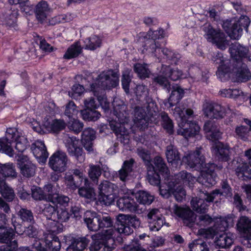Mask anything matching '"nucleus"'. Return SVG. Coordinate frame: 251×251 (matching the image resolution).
<instances>
[{
  "mask_svg": "<svg viewBox=\"0 0 251 251\" xmlns=\"http://www.w3.org/2000/svg\"><path fill=\"white\" fill-rule=\"evenodd\" d=\"M236 174L243 180L251 178V168L246 163H243L236 168Z\"/></svg>",
  "mask_w": 251,
  "mask_h": 251,
  "instance_id": "37998d69",
  "label": "nucleus"
},
{
  "mask_svg": "<svg viewBox=\"0 0 251 251\" xmlns=\"http://www.w3.org/2000/svg\"><path fill=\"white\" fill-rule=\"evenodd\" d=\"M171 212L173 216L181 219L187 226H191L196 220L195 214L188 207L174 204L171 209Z\"/></svg>",
  "mask_w": 251,
  "mask_h": 251,
  "instance_id": "dca6fc26",
  "label": "nucleus"
},
{
  "mask_svg": "<svg viewBox=\"0 0 251 251\" xmlns=\"http://www.w3.org/2000/svg\"><path fill=\"white\" fill-rule=\"evenodd\" d=\"M166 156L168 162L171 164L175 165L176 167L180 162V156L177 148L171 144L166 147Z\"/></svg>",
  "mask_w": 251,
  "mask_h": 251,
  "instance_id": "bb28decb",
  "label": "nucleus"
},
{
  "mask_svg": "<svg viewBox=\"0 0 251 251\" xmlns=\"http://www.w3.org/2000/svg\"><path fill=\"white\" fill-rule=\"evenodd\" d=\"M162 119V125L164 129L169 134H172L174 131V125L172 121L170 119L167 114L166 113H162L161 114Z\"/></svg>",
  "mask_w": 251,
  "mask_h": 251,
  "instance_id": "052dcab7",
  "label": "nucleus"
},
{
  "mask_svg": "<svg viewBox=\"0 0 251 251\" xmlns=\"http://www.w3.org/2000/svg\"><path fill=\"white\" fill-rule=\"evenodd\" d=\"M190 251H209L206 243L201 239L194 240L189 244Z\"/></svg>",
  "mask_w": 251,
  "mask_h": 251,
  "instance_id": "3c124183",
  "label": "nucleus"
},
{
  "mask_svg": "<svg viewBox=\"0 0 251 251\" xmlns=\"http://www.w3.org/2000/svg\"><path fill=\"white\" fill-rule=\"evenodd\" d=\"M78 110L73 101H69L66 106V109L64 114L70 119H72L74 116L77 115Z\"/></svg>",
  "mask_w": 251,
  "mask_h": 251,
  "instance_id": "69168bd1",
  "label": "nucleus"
},
{
  "mask_svg": "<svg viewBox=\"0 0 251 251\" xmlns=\"http://www.w3.org/2000/svg\"><path fill=\"white\" fill-rule=\"evenodd\" d=\"M137 201L140 204L150 205L154 200V197L145 191H139L135 194Z\"/></svg>",
  "mask_w": 251,
  "mask_h": 251,
  "instance_id": "a19ab883",
  "label": "nucleus"
},
{
  "mask_svg": "<svg viewBox=\"0 0 251 251\" xmlns=\"http://www.w3.org/2000/svg\"><path fill=\"white\" fill-rule=\"evenodd\" d=\"M140 225V221L136 216L120 214L117 217V227L114 229L116 230V234L119 233L129 235L133 232L132 227L136 228Z\"/></svg>",
  "mask_w": 251,
  "mask_h": 251,
  "instance_id": "1a4fd4ad",
  "label": "nucleus"
},
{
  "mask_svg": "<svg viewBox=\"0 0 251 251\" xmlns=\"http://www.w3.org/2000/svg\"><path fill=\"white\" fill-rule=\"evenodd\" d=\"M89 167L88 176L94 183H97L101 174V169L100 166L94 164H90Z\"/></svg>",
  "mask_w": 251,
  "mask_h": 251,
  "instance_id": "49530a36",
  "label": "nucleus"
},
{
  "mask_svg": "<svg viewBox=\"0 0 251 251\" xmlns=\"http://www.w3.org/2000/svg\"><path fill=\"white\" fill-rule=\"evenodd\" d=\"M74 18V15L70 13L58 15L50 19L49 25H54L61 23L69 22L73 20Z\"/></svg>",
  "mask_w": 251,
  "mask_h": 251,
  "instance_id": "a18cd8bd",
  "label": "nucleus"
},
{
  "mask_svg": "<svg viewBox=\"0 0 251 251\" xmlns=\"http://www.w3.org/2000/svg\"><path fill=\"white\" fill-rule=\"evenodd\" d=\"M134 70L140 77L144 78L148 77L150 73L146 65L140 63H137L134 65Z\"/></svg>",
  "mask_w": 251,
  "mask_h": 251,
  "instance_id": "e2e57ef3",
  "label": "nucleus"
},
{
  "mask_svg": "<svg viewBox=\"0 0 251 251\" xmlns=\"http://www.w3.org/2000/svg\"><path fill=\"white\" fill-rule=\"evenodd\" d=\"M84 221L91 231H97L100 229L98 214L95 212L87 211L84 215Z\"/></svg>",
  "mask_w": 251,
  "mask_h": 251,
  "instance_id": "5701e85b",
  "label": "nucleus"
},
{
  "mask_svg": "<svg viewBox=\"0 0 251 251\" xmlns=\"http://www.w3.org/2000/svg\"><path fill=\"white\" fill-rule=\"evenodd\" d=\"M99 219L100 228H108L112 227L113 225V221L111 217L107 214L99 215L98 214Z\"/></svg>",
  "mask_w": 251,
  "mask_h": 251,
  "instance_id": "bf43d9fd",
  "label": "nucleus"
},
{
  "mask_svg": "<svg viewBox=\"0 0 251 251\" xmlns=\"http://www.w3.org/2000/svg\"><path fill=\"white\" fill-rule=\"evenodd\" d=\"M44 236L46 245L51 251H60L61 246L57 236L50 233H45Z\"/></svg>",
  "mask_w": 251,
  "mask_h": 251,
  "instance_id": "7c9ffc66",
  "label": "nucleus"
},
{
  "mask_svg": "<svg viewBox=\"0 0 251 251\" xmlns=\"http://www.w3.org/2000/svg\"><path fill=\"white\" fill-rule=\"evenodd\" d=\"M113 105V113L116 116V119L109 122L110 127L121 143L124 144H128L131 124L129 123L130 119L127 106L120 100H114Z\"/></svg>",
  "mask_w": 251,
  "mask_h": 251,
  "instance_id": "f03ea898",
  "label": "nucleus"
},
{
  "mask_svg": "<svg viewBox=\"0 0 251 251\" xmlns=\"http://www.w3.org/2000/svg\"><path fill=\"white\" fill-rule=\"evenodd\" d=\"M117 197L116 194H99V200L102 204L109 206L114 203Z\"/></svg>",
  "mask_w": 251,
  "mask_h": 251,
  "instance_id": "0e129e2a",
  "label": "nucleus"
},
{
  "mask_svg": "<svg viewBox=\"0 0 251 251\" xmlns=\"http://www.w3.org/2000/svg\"><path fill=\"white\" fill-rule=\"evenodd\" d=\"M99 194H116L117 185L107 180L102 181L98 187Z\"/></svg>",
  "mask_w": 251,
  "mask_h": 251,
  "instance_id": "c9c22d12",
  "label": "nucleus"
},
{
  "mask_svg": "<svg viewBox=\"0 0 251 251\" xmlns=\"http://www.w3.org/2000/svg\"><path fill=\"white\" fill-rule=\"evenodd\" d=\"M201 148H197L194 152H189L182 158V162L190 168L201 170L197 181L206 187L216 183V175L214 171L217 167L214 163L205 164L204 157L201 154Z\"/></svg>",
  "mask_w": 251,
  "mask_h": 251,
  "instance_id": "f257e3e1",
  "label": "nucleus"
},
{
  "mask_svg": "<svg viewBox=\"0 0 251 251\" xmlns=\"http://www.w3.org/2000/svg\"><path fill=\"white\" fill-rule=\"evenodd\" d=\"M65 184L70 189L75 190L81 185L83 179L87 181L84 178L82 171L78 169H75L66 173L64 176Z\"/></svg>",
  "mask_w": 251,
  "mask_h": 251,
  "instance_id": "4468645a",
  "label": "nucleus"
},
{
  "mask_svg": "<svg viewBox=\"0 0 251 251\" xmlns=\"http://www.w3.org/2000/svg\"><path fill=\"white\" fill-rule=\"evenodd\" d=\"M218 158L222 161H227L230 159L229 147L222 142H218L212 147Z\"/></svg>",
  "mask_w": 251,
  "mask_h": 251,
  "instance_id": "a878e982",
  "label": "nucleus"
},
{
  "mask_svg": "<svg viewBox=\"0 0 251 251\" xmlns=\"http://www.w3.org/2000/svg\"><path fill=\"white\" fill-rule=\"evenodd\" d=\"M232 58L234 59L236 64L234 69H230V77L232 76L234 81L245 82L248 81L251 77V74L246 63L251 61L248 48L239 44L231 46L229 49Z\"/></svg>",
  "mask_w": 251,
  "mask_h": 251,
  "instance_id": "7ed1b4c3",
  "label": "nucleus"
},
{
  "mask_svg": "<svg viewBox=\"0 0 251 251\" xmlns=\"http://www.w3.org/2000/svg\"><path fill=\"white\" fill-rule=\"evenodd\" d=\"M153 166L151 164L150 165L154 171H158L164 177V182H166L168 178H172V176H169V170L167 166L164 159L159 156H155L153 159ZM149 166V167H150Z\"/></svg>",
  "mask_w": 251,
  "mask_h": 251,
  "instance_id": "4be33fe9",
  "label": "nucleus"
},
{
  "mask_svg": "<svg viewBox=\"0 0 251 251\" xmlns=\"http://www.w3.org/2000/svg\"><path fill=\"white\" fill-rule=\"evenodd\" d=\"M0 174L4 177L15 178L17 176L15 166L12 163H0Z\"/></svg>",
  "mask_w": 251,
  "mask_h": 251,
  "instance_id": "4c0bfd02",
  "label": "nucleus"
},
{
  "mask_svg": "<svg viewBox=\"0 0 251 251\" xmlns=\"http://www.w3.org/2000/svg\"><path fill=\"white\" fill-rule=\"evenodd\" d=\"M78 194L80 196L90 200H95L96 193L93 188L82 187L78 189Z\"/></svg>",
  "mask_w": 251,
  "mask_h": 251,
  "instance_id": "4d7b16f0",
  "label": "nucleus"
},
{
  "mask_svg": "<svg viewBox=\"0 0 251 251\" xmlns=\"http://www.w3.org/2000/svg\"><path fill=\"white\" fill-rule=\"evenodd\" d=\"M133 164V159L124 162L122 168L119 171V176L121 180L124 182L126 181L129 173L132 171Z\"/></svg>",
  "mask_w": 251,
  "mask_h": 251,
  "instance_id": "c03bdc74",
  "label": "nucleus"
},
{
  "mask_svg": "<svg viewBox=\"0 0 251 251\" xmlns=\"http://www.w3.org/2000/svg\"><path fill=\"white\" fill-rule=\"evenodd\" d=\"M52 10L46 1H40L35 6L34 12L37 20L43 23L51 13Z\"/></svg>",
  "mask_w": 251,
  "mask_h": 251,
  "instance_id": "aec40b11",
  "label": "nucleus"
},
{
  "mask_svg": "<svg viewBox=\"0 0 251 251\" xmlns=\"http://www.w3.org/2000/svg\"><path fill=\"white\" fill-rule=\"evenodd\" d=\"M174 115L178 126V128L177 129L178 135H181L185 138H188L199 134L201 129L200 126L195 122L188 121L187 120L182 108L175 107Z\"/></svg>",
  "mask_w": 251,
  "mask_h": 251,
  "instance_id": "39448f33",
  "label": "nucleus"
},
{
  "mask_svg": "<svg viewBox=\"0 0 251 251\" xmlns=\"http://www.w3.org/2000/svg\"><path fill=\"white\" fill-rule=\"evenodd\" d=\"M146 50L147 53L154 57L159 58L160 56L161 45L158 41L153 40H147L144 46V51Z\"/></svg>",
  "mask_w": 251,
  "mask_h": 251,
  "instance_id": "c85d7f7f",
  "label": "nucleus"
},
{
  "mask_svg": "<svg viewBox=\"0 0 251 251\" xmlns=\"http://www.w3.org/2000/svg\"><path fill=\"white\" fill-rule=\"evenodd\" d=\"M82 115L84 120L94 122L97 121L101 116L100 113L95 109H87L82 111Z\"/></svg>",
  "mask_w": 251,
  "mask_h": 251,
  "instance_id": "864d4df0",
  "label": "nucleus"
},
{
  "mask_svg": "<svg viewBox=\"0 0 251 251\" xmlns=\"http://www.w3.org/2000/svg\"><path fill=\"white\" fill-rule=\"evenodd\" d=\"M233 242V239L227 234H222L217 237L215 245L220 248H226L230 246Z\"/></svg>",
  "mask_w": 251,
  "mask_h": 251,
  "instance_id": "79ce46f5",
  "label": "nucleus"
},
{
  "mask_svg": "<svg viewBox=\"0 0 251 251\" xmlns=\"http://www.w3.org/2000/svg\"><path fill=\"white\" fill-rule=\"evenodd\" d=\"M15 236L14 231L11 227L0 228V242L9 244L13 242L12 240Z\"/></svg>",
  "mask_w": 251,
  "mask_h": 251,
  "instance_id": "ea45409f",
  "label": "nucleus"
},
{
  "mask_svg": "<svg viewBox=\"0 0 251 251\" xmlns=\"http://www.w3.org/2000/svg\"><path fill=\"white\" fill-rule=\"evenodd\" d=\"M184 96V90L179 86L174 87L168 99L169 107H171L179 102Z\"/></svg>",
  "mask_w": 251,
  "mask_h": 251,
  "instance_id": "72a5a7b5",
  "label": "nucleus"
},
{
  "mask_svg": "<svg viewBox=\"0 0 251 251\" xmlns=\"http://www.w3.org/2000/svg\"><path fill=\"white\" fill-rule=\"evenodd\" d=\"M87 243L85 238H73L71 244L67 247V251H82L86 248Z\"/></svg>",
  "mask_w": 251,
  "mask_h": 251,
  "instance_id": "e433bc0d",
  "label": "nucleus"
},
{
  "mask_svg": "<svg viewBox=\"0 0 251 251\" xmlns=\"http://www.w3.org/2000/svg\"><path fill=\"white\" fill-rule=\"evenodd\" d=\"M235 136L241 140L246 141L250 136V130L246 126H237L235 129Z\"/></svg>",
  "mask_w": 251,
  "mask_h": 251,
  "instance_id": "603ef678",
  "label": "nucleus"
},
{
  "mask_svg": "<svg viewBox=\"0 0 251 251\" xmlns=\"http://www.w3.org/2000/svg\"><path fill=\"white\" fill-rule=\"evenodd\" d=\"M166 224L164 217L160 216L155 220L149 221V226L151 231H157Z\"/></svg>",
  "mask_w": 251,
  "mask_h": 251,
  "instance_id": "13d9d810",
  "label": "nucleus"
},
{
  "mask_svg": "<svg viewBox=\"0 0 251 251\" xmlns=\"http://www.w3.org/2000/svg\"><path fill=\"white\" fill-rule=\"evenodd\" d=\"M133 122L134 126L140 130H143L148 127V118L142 108L139 107L135 108Z\"/></svg>",
  "mask_w": 251,
  "mask_h": 251,
  "instance_id": "6ab92c4d",
  "label": "nucleus"
},
{
  "mask_svg": "<svg viewBox=\"0 0 251 251\" xmlns=\"http://www.w3.org/2000/svg\"><path fill=\"white\" fill-rule=\"evenodd\" d=\"M68 128L75 134L80 132L84 126L83 123L77 119H70L66 125Z\"/></svg>",
  "mask_w": 251,
  "mask_h": 251,
  "instance_id": "8fccbe9b",
  "label": "nucleus"
},
{
  "mask_svg": "<svg viewBox=\"0 0 251 251\" xmlns=\"http://www.w3.org/2000/svg\"><path fill=\"white\" fill-rule=\"evenodd\" d=\"M249 24V18L241 15L239 18L223 21L222 27L231 39L238 40L242 35L243 28L247 31Z\"/></svg>",
  "mask_w": 251,
  "mask_h": 251,
  "instance_id": "6e6552de",
  "label": "nucleus"
},
{
  "mask_svg": "<svg viewBox=\"0 0 251 251\" xmlns=\"http://www.w3.org/2000/svg\"><path fill=\"white\" fill-rule=\"evenodd\" d=\"M31 151L34 156L40 161H45L49 156L44 143L42 141L37 140L31 146Z\"/></svg>",
  "mask_w": 251,
  "mask_h": 251,
  "instance_id": "412c9836",
  "label": "nucleus"
},
{
  "mask_svg": "<svg viewBox=\"0 0 251 251\" xmlns=\"http://www.w3.org/2000/svg\"><path fill=\"white\" fill-rule=\"evenodd\" d=\"M117 205L123 211L136 213L138 210V204L133 198L129 196H124L118 199Z\"/></svg>",
  "mask_w": 251,
  "mask_h": 251,
  "instance_id": "a211bd4d",
  "label": "nucleus"
},
{
  "mask_svg": "<svg viewBox=\"0 0 251 251\" xmlns=\"http://www.w3.org/2000/svg\"><path fill=\"white\" fill-rule=\"evenodd\" d=\"M135 93L137 98L140 100H145L148 102L150 101L149 97V90L147 86L144 85H138L136 86ZM152 100H151V101Z\"/></svg>",
  "mask_w": 251,
  "mask_h": 251,
  "instance_id": "de8ad7c7",
  "label": "nucleus"
},
{
  "mask_svg": "<svg viewBox=\"0 0 251 251\" xmlns=\"http://www.w3.org/2000/svg\"><path fill=\"white\" fill-rule=\"evenodd\" d=\"M82 52V47L79 41H76L71 45L63 55V58L71 59L76 58Z\"/></svg>",
  "mask_w": 251,
  "mask_h": 251,
  "instance_id": "2f4dec72",
  "label": "nucleus"
},
{
  "mask_svg": "<svg viewBox=\"0 0 251 251\" xmlns=\"http://www.w3.org/2000/svg\"><path fill=\"white\" fill-rule=\"evenodd\" d=\"M5 138L0 139V151L10 157L14 155V151L11 147V143L20 136L15 128H8L6 131Z\"/></svg>",
  "mask_w": 251,
  "mask_h": 251,
  "instance_id": "ddd939ff",
  "label": "nucleus"
},
{
  "mask_svg": "<svg viewBox=\"0 0 251 251\" xmlns=\"http://www.w3.org/2000/svg\"><path fill=\"white\" fill-rule=\"evenodd\" d=\"M68 161L66 153L58 151L50 157L49 164L53 171L61 173L66 170Z\"/></svg>",
  "mask_w": 251,
  "mask_h": 251,
  "instance_id": "2eb2a0df",
  "label": "nucleus"
},
{
  "mask_svg": "<svg viewBox=\"0 0 251 251\" xmlns=\"http://www.w3.org/2000/svg\"><path fill=\"white\" fill-rule=\"evenodd\" d=\"M70 199L69 197L62 195H59L58 194L55 196H49L48 201L51 202L55 205L60 204L61 205L66 206L69 202Z\"/></svg>",
  "mask_w": 251,
  "mask_h": 251,
  "instance_id": "5fc2aeb1",
  "label": "nucleus"
},
{
  "mask_svg": "<svg viewBox=\"0 0 251 251\" xmlns=\"http://www.w3.org/2000/svg\"><path fill=\"white\" fill-rule=\"evenodd\" d=\"M221 196H223V193L220 189H215L210 193L200 191V196L208 202H213L215 199Z\"/></svg>",
  "mask_w": 251,
  "mask_h": 251,
  "instance_id": "6e6d98bb",
  "label": "nucleus"
},
{
  "mask_svg": "<svg viewBox=\"0 0 251 251\" xmlns=\"http://www.w3.org/2000/svg\"><path fill=\"white\" fill-rule=\"evenodd\" d=\"M64 142L70 155L75 156L80 163L84 161L85 156L82 148L78 147V139L75 136L66 135L64 137Z\"/></svg>",
  "mask_w": 251,
  "mask_h": 251,
  "instance_id": "f8f14e48",
  "label": "nucleus"
},
{
  "mask_svg": "<svg viewBox=\"0 0 251 251\" xmlns=\"http://www.w3.org/2000/svg\"><path fill=\"white\" fill-rule=\"evenodd\" d=\"M119 74L113 70L101 72L90 85L91 91L93 93L102 92L105 89H110L116 87L119 81Z\"/></svg>",
  "mask_w": 251,
  "mask_h": 251,
  "instance_id": "0eeeda50",
  "label": "nucleus"
},
{
  "mask_svg": "<svg viewBox=\"0 0 251 251\" xmlns=\"http://www.w3.org/2000/svg\"><path fill=\"white\" fill-rule=\"evenodd\" d=\"M202 30L205 33L204 36L208 42L221 50L226 49L227 40L225 34L221 30L214 29L210 24L204 25Z\"/></svg>",
  "mask_w": 251,
  "mask_h": 251,
  "instance_id": "9d476101",
  "label": "nucleus"
},
{
  "mask_svg": "<svg viewBox=\"0 0 251 251\" xmlns=\"http://www.w3.org/2000/svg\"><path fill=\"white\" fill-rule=\"evenodd\" d=\"M115 236L116 230L113 228L92 235V241L89 247L90 251H98L103 247L104 251H112L116 246L114 240Z\"/></svg>",
  "mask_w": 251,
  "mask_h": 251,
  "instance_id": "423d86ee",
  "label": "nucleus"
},
{
  "mask_svg": "<svg viewBox=\"0 0 251 251\" xmlns=\"http://www.w3.org/2000/svg\"><path fill=\"white\" fill-rule=\"evenodd\" d=\"M23 160L20 165L21 174L24 177L29 178L33 176L36 172V166L30 161L26 156L23 157Z\"/></svg>",
  "mask_w": 251,
  "mask_h": 251,
  "instance_id": "b1692460",
  "label": "nucleus"
},
{
  "mask_svg": "<svg viewBox=\"0 0 251 251\" xmlns=\"http://www.w3.org/2000/svg\"><path fill=\"white\" fill-rule=\"evenodd\" d=\"M212 60L216 64H220L216 75L222 81H225L229 78L230 75L231 63L229 59L224 57L220 52L214 53Z\"/></svg>",
  "mask_w": 251,
  "mask_h": 251,
  "instance_id": "9b49d317",
  "label": "nucleus"
},
{
  "mask_svg": "<svg viewBox=\"0 0 251 251\" xmlns=\"http://www.w3.org/2000/svg\"><path fill=\"white\" fill-rule=\"evenodd\" d=\"M0 193L2 196L9 201H12L15 197L13 190L5 182V180L0 178Z\"/></svg>",
  "mask_w": 251,
  "mask_h": 251,
  "instance_id": "f704fd0d",
  "label": "nucleus"
},
{
  "mask_svg": "<svg viewBox=\"0 0 251 251\" xmlns=\"http://www.w3.org/2000/svg\"><path fill=\"white\" fill-rule=\"evenodd\" d=\"M202 110L205 116L209 118L221 119L226 114L225 107L216 103L205 102Z\"/></svg>",
  "mask_w": 251,
  "mask_h": 251,
  "instance_id": "f3484780",
  "label": "nucleus"
},
{
  "mask_svg": "<svg viewBox=\"0 0 251 251\" xmlns=\"http://www.w3.org/2000/svg\"><path fill=\"white\" fill-rule=\"evenodd\" d=\"M102 39L97 35H92L84 40L83 48L85 50L94 51L101 47Z\"/></svg>",
  "mask_w": 251,
  "mask_h": 251,
  "instance_id": "c756f323",
  "label": "nucleus"
},
{
  "mask_svg": "<svg viewBox=\"0 0 251 251\" xmlns=\"http://www.w3.org/2000/svg\"><path fill=\"white\" fill-rule=\"evenodd\" d=\"M191 205L193 209L198 213H205L207 209L208 204L204 198L201 197H193L191 201Z\"/></svg>",
  "mask_w": 251,
  "mask_h": 251,
  "instance_id": "473e14b6",
  "label": "nucleus"
},
{
  "mask_svg": "<svg viewBox=\"0 0 251 251\" xmlns=\"http://www.w3.org/2000/svg\"><path fill=\"white\" fill-rule=\"evenodd\" d=\"M17 215L23 222L33 223L34 216L30 210L22 208L17 213Z\"/></svg>",
  "mask_w": 251,
  "mask_h": 251,
  "instance_id": "09e8293b",
  "label": "nucleus"
},
{
  "mask_svg": "<svg viewBox=\"0 0 251 251\" xmlns=\"http://www.w3.org/2000/svg\"><path fill=\"white\" fill-rule=\"evenodd\" d=\"M14 141L16 142L15 149L19 152H23L28 145L27 139L24 136H18Z\"/></svg>",
  "mask_w": 251,
  "mask_h": 251,
  "instance_id": "338daca9",
  "label": "nucleus"
},
{
  "mask_svg": "<svg viewBox=\"0 0 251 251\" xmlns=\"http://www.w3.org/2000/svg\"><path fill=\"white\" fill-rule=\"evenodd\" d=\"M203 129L206 133L207 138L213 142L221 138L222 132L213 123L208 121L205 123Z\"/></svg>",
  "mask_w": 251,
  "mask_h": 251,
  "instance_id": "393cba45",
  "label": "nucleus"
},
{
  "mask_svg": "<svg viewBox=\"0 0 251 251\" xmlns=\"http://www.w3.org/2000/svg\"><path fill=\"white\" fill-rule=\"evenodd\" d=\"M66 126V124L63 120H54L51 122L47 123L46 125L47 129L53 133H58L64 129Z\"/></svg>",
  "mask_w": 251,
  "mask_h": 251,
  "instance_id": "58836bf2",
  "label": "nucleus"
},
{
  "mask_svg": "<svg viewBox=\"0 0 251 251\" xmlns=\"http://www.w3.org/2000/svg\"><path fill=\"white\" fill-rule=\"evenodd\" d=\"M234 225V216L228 215L225 217L217 218L215 222V228L220 231H224L226 228Z\"/></svg>",
  "mask_w": 251,
  "mask_h": 251,
  "instance_id": "cd10ccee",
  "label": "nucleus"
},
{
  "mask_svg": "<svg viewBox=\"0 0 251 251\" xmlns=\"http://www.w3.org/2000/svg\"><path fill=\"white\" fill-rule=\"evenodd\" d=\"M196 178L192 176L190 173L181 171L172 176V178H168L160 186V195L165 198H169L172 194L176 201L180 202L185 198L186 192L181 185V182L192 183Z\"/></svg>",
  "mask_w": 251,
  "mask_h": 251,
  "instance_id": "20e7f679",
  "label": "nucleus"
},
{
  "mask_svg": "<svg viewBox=\"0 0 251 251\" xmlns=\"http://www.w3.org/2000/svg\"><path fill=\"white\" fill-rule=\"evenodd\" d=\"M44 214L46 216L47 219L51 220H56V208L54 206L50 204H46L43 210Z\"/></svg>",
  "mask_w": 251,
  "mask_h": 251,
  "instance_id": "774afa93",
  "label": "nucleus"
},
{
  "mask_svg": "<svg viewBox=\"0 0 251 251\" xmlns=\"http://www.w3.org/2000/svg\"><path fill=\"white\" fill-rule=\"evenodd\" d=\"M95 93L96 94H93L94 96L97 97L99 102V105H100L105 111L108 110L109 108L110 103L107 101V98L104 93V91L102 92H96Z\"/></svg>",
  "mask_w": 251,
  "mask_h": 251,
  "instance_id": "680f3d73",
  "label": "nucleus"
}]
</instances>
